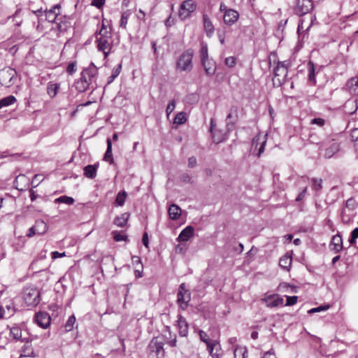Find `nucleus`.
<instances>
[{"mask_svg":"<svg viewBox=\"0 0 358 358\" xmlns=\"http://www.w3.org/2000/svg\"><path fill=\"white\" fill-rule=\"evenodd\" d=\"M98 69L92 64L83 70L79 80L75 82V87L79 92H84L88 89L95 90L97 87Z\"/></svg>","mask_w":358,"mask_h":358,"instance_id":"1","label":"nucleus"},{"mask_svg":"<svg viewBox=\"0 0 358 358\" xmlns=\"http://www.w3.org/2000/svg\"><path fill=\"white\" fill-rule=\"evenodd\" d=\"M99 34V37L96 38L98 50L103 52L104 57L106 58L110 52L113 41L110 31H108L105 28V24L103 22Z\"/></svg>","mask_w":358,"mask_h":358,"instance_id":"2","label":"nucleus"},{"mask_svg":"<svg viewBox=\"0 0 358 358\" xmlns=\"http://www.w3.org/2000/svg\"><path fill=\"white\" fill-rule=\"evenodd\" d=\"M339 150V144L334 140L322 141L319 147L320 155L327 159L332 157Z\"/></svg>","mask_w":358,"mask_h":358,"instance_id":"3","label":"nucleus"},{"mask_svg":"<svg viewBox=\"0 0 358 358\" xmlns=\"http://www.w3.org/2000/svg\"><path fill=\"white\" fill-rule=\"evenodd\" d=\"M289 65V62L288 61L278 62V64L273 71L274 77L273 78V81L274 84H277L280 86L285 83L287 76Z\"/></svg>","mask_w":358,"mask_h":358,"instance_id":"4","label":"nucleus"},{"mask_svg":"<svg viewBox=\"0 0 358 358\" xmlns=\"http://www.w3.org/2000/svg\"><path fill=\"white\" fill-rule=\"evenodd\" d=\"M23 299L27 306L35 307L41 301L40 292L36 287H26L23 291Z\"/></svg>","mask_w":358,"mask_h":358,"instance_id":"5","label":"nucleus"},{"mask_svg":"<svg viewBox=\"0 0 358 358\" xmlns=\"http://www.w3.org/2000/svg\"><path fill=\"white\" fill-rule=\"evenodd\" d=\"M194 51L191 49L185 50L180 56L177 62V69L182 71H189L192 69Z\"/></svg>","mask_w":358,"mask_h":358,"instance_id":"6","label":"nucleus"},{"mask_svg":"<svg viewBox=\"0 0 358 358\" xmlns=\"http://www.w3.org/2000/svg\"><path fill=\"white\" fill-rule=\"evenodd\" d=\"M150 353H155L157 358H164L165 352L164 350V338L162 337L153 338L148 345Z\"/></svg>","mask_w":358,"mask_h":358,"instance_id":"7","label":"nucleus"},{"mask_svg":"<svg viewBox=\"0 0 358 358\" xmlns=\"http://www.w3.org/2000/svg\"><path fill=\"white\" fill-rule=\"evenodd\" d=\"M196 8V4L192 0H186L182 3L179 10V17L184 20L189 17L191 13Z\"/></svg>","mask_w":358,"mask_h":358,"instance_id":"8","label":"nucleus"},{"mask_svg":"<svg viewBox=\"0 0 358 358\" xmlns=\"http://www.w3.org/2000/svg\"><path fill=\"white\" fill-rule=\"evenodd\" d=\"M313 8V0H297L294 12L296 15L302 16L310 12Z\"/></svg>","mask_w":358,"mask_h":358,"instance_id":"9","label":"nucleus"},{"mask_svg":"<svg viewBox=\"0 0 358 358\" xmlns=\"http://www.w3.org/2000/svg\"><path fill=\"white\" fill-rule=\"evenodd\" d=\"M190 299L191 296L189 290H185V292L178 290L177 294V302L180 308L185 310L188 306Z\"/></svg>","mask_w":358,"mask_h":358,"instance_id":"10","label":"nucleus"},{"mask_svg":"<svg viewBox=\"0 0 358 358\" xmlns=\"http://www.w3.org/2000/svg\"><path fill=\"white\" fill-rule=\"evenodd\" d=\"M268 308H275L282 305L283 299L278 294H271L262 299Z\"/></svg>","mask_w":358,"mask_h":358,"instance_id":"11","label":"nucleus"},{"mask_svg":"<svg viewBox=\"0 0 358 358\" xmlns=\"http://www.w3.org/2000/svg\"><path fill=\"white\" fill-rule=\"evenodd\" d=\"M50 316L45 312H39L35 315V321L37 324L43 328L46 329L50 324Z\"/></svg>","mask_w":358,"mask_h":358,"instance_id":"12","label":"nucleus"},{"mask_svg":"<svg viewBox=\"0 0 358 358\" xmlns=\"http://www.w3.org/2000/svg\"><path fill=\"white\" fill-rule=\"evenodd\" d=\"M60 5L56 4L50 10L45 11V20L49 22H55L59 17Z\"/></svg>","mask_w":358,"mask_h":358,"instance_id":"13","label":"nucleus"},{"mask_svg":"<svg viewBox=\"0 0 358 358\" xmlns=\"http://www.w3.org/2000/svg\"><path fill=\"white\" fill-rule=\"evenodd\" d=\"M238 13L234 9L229 8L228 10H226V13L224 14L223 20L227 25L231 26L238 20Z\"/></svg>","mask_w":358,"mask_h":358,"instance_id":"14","label":"nucleus"},{"mask_svg":"<svg viewBox=\"0 0 358 358\" xmlns=\"http://www.w3.org/2000/svg\"><path fill=\"white\" fill-rule=\"evenodd\" d=\"M55 23L57 24V29L59 32L66 31L71 26L70 17L66 15L59 17Z\"/></svg>","mask_w":358,"mask_h":358,"instance_id":"15","label":"nucleus"},{"mask_svg":"<svg viewBox=\"0 0 358 358\" xmlns=\"http://www.w3.org/2000/svg\"><path fill=\"white\" fill-rule=\"evenodd\" d=\"M99 166V163H96L92 165H87L83 169V175L90 179H94L96 176L98 168Z\"/></svg>","mask_w":358,"mask_h":358,"instance_id":"16","label":"nucleus"},{"mask_svg":"<svg viewBox=\"0 0 358 358\" xmlns=\"http://www.w3.org/2000/svg\"><path fill=\"white\" fill-rule=\"evenodd\" d=\"M194 234V229L192 226L185 227L179 234L177 240L178 241H187Z\"/></svg>","mask_w":358,"mask_h":358,"instance_id":"17","label":"nucleus"},{"mask_svg":"<svg viewBox=\"0 0 358 358\" xmlns=\"http://www.w3.org/2000/svg\"><path fill=\"white\" fill-rule=\"evenodd\" d=\"M348 91L352 95L358 94V76L349 79L346 83Z\"/></svg>","mask_w":358,"mask_h":358,"instance_id":"18","label":"nucleus"},{"mask_svg":"<svg viewBox=\"0 0 358 358\" xmlns=\"http://www.w3.org/2000/svg\"><path fill=\"white\" fill-rule=\"evenodd\" d=\"M22 342H24V345L22 348V353L21 356L27 357H34V352L32 348V345L29 341V338H27L25 339H23Z\"/></svg>","mask_w":358,"mask_h":358,"instance_id":"19","label":"nucleus"},{"mask_svg":"<svg viewBox=\"0 0 358 358\" xmlns=\"http://www.w3.org/2000/svg\"><path fill=\"white\" fill-rule=\"evenodd\" d=\"M202 66H203L205 69L206 73L209 76H212L215 73L216 66L214 62L212 60L208 59L204 60L201 62Z\"/></svg>","mask_w":358,"mask_h":358,"instance_id":"20","label":"nucleus"},{"mask_svg":"<svg viewBox=\"0 0 358 358\" xmlns=\"http://www.w3.org/2000/svg\"><path fill=\"white\" fill-rule=\"evenodd\" d=\"M332 250L336 252H340L343 249V238L341 235L336 234L333 236L331 242Z\"/></svg>","mask_w":358,"mask_h":358,"instance_id":"21","label":"nucleus"},{"mask_svg":"<svg viewBox=\"0 0 358 358\" xmlns=\"http://www.w3.org/2000/svg\"><path fill=\"white\" fill-rule=\"evenodd\" d=\"M203 22L204 29L206 31L207 36H210L214 32L215 29L210 19L206 14L203 15Z\"/></svg>","mask_w":358,"mask_h":358,"instance_id":"22","label":"nucleus"},{"mask_svg":"<svg viewBox=\"0 0 358 358\" xmlns=\"http://www.w3.org/2000/svg\"><path fill=\"white\" fill-rule=\"evenodd\" d=\"M179 334L181 336H187L188 334V324L185 319L180 316L178 320Z\"/></svg>","mask_w":358,"mask_h":358,"instance_id":"23","label":"nucleus"},{"mask_svg":"<svg viewBox=\"0 0 358 358\" xmlns=\"http://www.w3.org/2000/svg\"><path fill=\"white\" fill-rule=\"evenodd\" d=\"M169 216L173 220H178L181 215V208L176 204H171L169 208Z\"/></svg>","mask_w":358,"mask_h":358,"instance_id":"24","label":"nucleus"},{"mask_svg":"<svg viewBox=\"0 0 358 358\" xmlns=\"http://www.w3.org/2000/svg\"><path fill=\"white\" fill-rule=\"evenodd\" d=\"M207 348L212 358H221L222 352L218 343L213 341V344Z\"/></svg>","mask_w":358,"mask_h":358,"instance_id":"25","label":"nucleus"},{"mask_svg":"<svg viewBox=\"0 0 358 358\" xmlns=\"http://www.w3.org/2000/svg\"><path fill=\"white\" fill-rule=\"evenodd\" d=\"M292 256L288 253L282 256L279 260V266L286 271H289L292 264Z\"/></svg>","mask_w":358,"mask_h":358,"instance_id":"26","label":"nucleus"},{"mask_svg":"<svg viewBox=\"0 0 358 358\" xmlns=\"http://www.w3.org/2000/svg\"><path fill=\"white\" fill-rule=\"evenodd\" d=\"M355 215V213L354 211L348 210L346 208H343L341 212L342 222L346 224H350L353 220Z\"/></svg>","mask_w":358,"mask_h":358,"instance_id":"27","label":"nucleus"},{"mask_svg":"<svg viewBox=\"0 0 358 358\" xmlns=\"http://www.w3.org/2000/svg\"><path fill=\"white\" fill-rule=\"evenodd\" d=\"M211 127L210 131L212 132V138L213 141L215 143H220L224 141L226 138L225 134L222 133L221 131L215 130L213 132V119H211Z\"/></svg>","mask_w":358,"mask_h":358,"instance_id":"28","label":"nucleus"},{"mask_svg":"<svg viewBox=\"0 0 358 358\" xmlns=\"http://www.w3.org/2000/svg\"><path fill=\"white\" fill-rule=\"evenodd\" d=\"M10 336L15 341H22L23 339L27 338L22 337V330L20 327L15 325L10 328Z\"/></svg>","mask_w":358,"mask_h":358,"instance_id":"29","label":"nucleus"},{"mask_svg":"<svg viewBox=\"0 0 358 358\" xmlns=\"http://www.w3.org/2000/svg\"><path fill=\"white\" fill-rule=\"evenodd\" d=\"M34 227L36 229L35 230L36 231L37 235H43L48 230L47 224L41 220H36Z\"/></svg>","mask_w":358,"mask_h":358,"instance_id":"30","label":"nucleus"},{"mask_svg":"<svg viewBox=\"0 0 358 358\" xmlns=\"http://www.w3.org/2000/svg\"><path fill=\"white\" fill-rule=\"evenodd\" d=\"M129 218V213H124L115 218L114 224L119 227H124Z\"/></svg>","mask_w":358,"mask_h":358,"instance_id":"31","label":"nucleus"},{"mask_svg":"<svg viewBox=\"0 0 358 358\" xmlns=\"http://www.w3.org/2000/svg\"><path fill=\"white\" fill-rule=\"evenodd\" d=\"M107 149L104 154L103 159L108 162H109L110 164H113L114 163V159L113 157L112 154V142L110 138L107 139Z\"/></svg>","mask_w":358,"mask_h":358,"instance_id":"32","label":"nucleus"},{"mask_svg":"<svg viewBox=\"0 0 358 358\" xmlns=\"http://www.w3.org/2000/svg\"><path fill=\"white\" fill-rule=\"evenodd\" d=\"M16 101V98L13 95H10L0 99V109L13 104Z\"/></svg>","mask_w":358,"mask_h":358,"instance_id":"33","label":"nucleus"},{"mask_svg":"<svg viewBox=\"0 0 358 358\" xmlns=\"http://www.w3.org/2000/svg\"><path fill=\"white\" fill-rule=\"evenodd\" d=\"M248 350L245 347L236 346L234 351V358H246Z\"/></svg>","mask_w":358,"mask_h":358,"instance_id":"34","label":"nucleus"},{"mask_svg":"<svg viewBox=\"0 0 358 358\" xmlns=\"http://www.w3.org/2000/svg\"><path fill=\"white\" fill-rule=\"evenodd\" d=\"M187 120V113L185 112H180L178 113L174 120H173V124H182L186 122Z\"/></svg>","mask_w":358,"mask_h":358,"instance_id":"35","label":"nucleus"},{"mask_svg":"<svg viewBox=\"0 0 358 358\" xmlns=\"http://www.w3.org/2000/svg\"><path fill=\"white\" fill-rule=\"evenodd\" d=\"M308 80L313 83H315V65L312 61H309L308 63Z\"/></svg>","mask_w":358,"mask_h":358,"instance_id":"36","label":"nucleus"},{"mask_svg":"<svg viewBox=\"0 0 358 358\" xmlns=\"http://www.w3.org/2000/svg\"><path fill=\"white\" fill-rule=\"evenodd\" d=\"M127 192L124 190L120 192L116 196L115 204L118 206H122L124 204Z\"/></svg>","mask_w":358,"mask_h":358,"instance_id":"37","label":"nucleus"},{"mask_svg":"<svg viewBox=\"0 0 358 358\" xmlns=\"http://www.w3.org/2000/svg\"><path fill=\"white\" fill-rule=\"evenodd\" d=\"M199 335L201 341L207 345V348L210 347L211 345L213 344V341H212L209 338L208 335L203 330L199 331Z\"/></svg>","mask_w":358,"mask_h":358,"instance_id":"38","label":"nucleus"},{"mask_svg":"<svg viewBox=\"0 0 358 358\" xmlns=\"http://www.w3.org/2000/svg\"><path fill=\"white\" fill-rule=\"evenodd\" d=\"M312 189L314 191L319 192L322 188V179L313 178L311 179Z\"/></svg>","mask_w":358,"mask_h":358,"instance_id":"39","label":"nucleus"},{"mask_svg":"<svg viewBox=\"0 0 358 358\" xmlns=\"http://www.w3.org/2000/svg\"><path fill=\"white\" fill-rule=\"evenodd\" d=\"M55 203H63L68 205H72L74 203L75 200L73 198L68 196H62L55 201Z\"/></svg>","mask_w":358,"mask_h":358,"instance_id":"40","label":"nucleus"},{"mask_svg":"<svg viewBox=\"0 0 358 358\" xmlns=\"http://www.w3.org/2000/svg\"><path fill=\"white\" fill-rule=\"evenodd\" d=\"M76 322V317L74 315H71L67 320L66 324H64V328L66 331H70L73 329V325Z\"/></svg>","mask_w":358,"mask_h":358,"instance_id":"41","label":"nucleus"},{"mask_svg":"<svg viewBox=\"0 0 358 358\" xmlns=\"http://www.w3.org/2000/svg\"><path fill=\"white\" fill-rule=\"evenodd\" d=\"M58 89H59V85L58 84H56V83L50 84V85H48V89H47L48 94L51 97H54L57 94Z\"/></svg>","mask_w":358,"mask_h":358,"instance_id":"42","label":"nucleus"},{"mask_svg":"<svg viewBox=\"0 0 358 358\" xmlns=\"http://www.w3.org/2000/svg\"><path fill=\"white\" fill-rule=\"evenodd\" d=\"M200 56L201 62L204 60H208V46L206 43L201 44V48L200 50Z\"/></svg>","mask_w":358,"mask_h":358,"instance_id":"43","label":"nucleus"},{"mask_svg":"<svg viewBox=\"0 0 358 358\" xmlns=\"http://www.w3.org/2000/svg\"><path fill=\"white\" fill-rule=\"evenodd\" d=\"M4 310H6V314L8 315V317L13 316L16 312V308L14 306V303L12 302L6 305Z\"/></svg>","mask_w":358,"mask_h":358,"instance_id":"44","label":"nucleus"},{"mask_svg":"<svg viewBox=\"0 0 358 358\" xmlns=\"http://www.w3.org/2000/svg\"><path fill=\"white\" fill-rule=\"evenodd\" d=\"M357 206L356 201L353 198H350L345 202V208L348 210L354 211Z\"/></svg>","mask_w":358,"mask_h":358,"instance_id":"45","label":"nucleus"},{"mask_svg":"<svg viewBox=\"0 0 358 358\" xmlns=\"http://www.w3.org/2000/svg\"><path fill=\"white\" fill-rule=\"evenodd\" d=\"M113 238L115 241H127V236L124 234H122L117 231H113Z\"/></svg>","mask_w":358,"mask_h":358,"instance_id":"46","label":"nucleus"},{"mask_svg":"<svg viewBox=\"0 0 358 358\" xmlns=\"http://www.w3.org/2000/svg\"><path fill=\"white\" fill-rule=\"evenodd\" d=\"M129 14L124 12L122 14L121 19L120 21V26L124 29L126 28Z\"/></svg>","mask_w":358,"mask_h":358,"instance_id":"47","label":"nucleus"},{"mask_svg":"<svg viewBox=\"0 0 358 358\" xmlns=\"http://www.w3.org/2000/svg\"><path fill=\"white\" fill-rule=\"evenodd\" d=\"M3 74L9 77V82H11L15 76L16 71L12 68H8L7 69L3 70Z\"/></svg>","mask_w":358,"mask_h":358,"instance_id":"48","label":"nucleus"},{"mask_svg":"<svg viewBox=\"0 0 358 358\" xmlns=\"http://www.w3.org/2000/svg\"><path fill=\"white\" fill-rule=\"evenodd\" d=\"M350 136L352 140L356 142L355 148L356 150L358 152V128L352 129Z\"/></svg>","mask_w":358,"mask_h":358,"instance_id":"49","label":"nucleus"},{"mask_svg":"<svg viewBox=\"0 0 358 358\" xmlns=\"http://www.w3.org/2000/svg\"><path fill=\"white\" fill-rule=\"evenodd\" d=\"M358 238V228L354 229L351 234H350V238L349 239V242L351 245H353L356 243V240Z\"/></svg>","mask_w":358,"mask_h":358,"instance_id":"50","label":"nucleus"},{"mask_svg":"<svg viewBox=\"0 0 358 358\" xmlns=\"http://www.w3.org/2000/svg\"><path fill=\"white\" fill-rule=\"evenodd\" d=\"M224 64L230 68L234 67L236 64V59L234 57H228L225 59Z\"/></svg>","mask_w":358,"mask_h":358,"instance_id":"51","label":"nucleus"},{"mask_svg":"<svg viewBox=\"0 0 358 358\" xmlns=\"http://www.w3.org/2000/svg\"><path fill=\"white\" fill-rule=\"evenodd\" d=\"M287 300H286V304L285 306H293L295 303H296L298 300V296H286Z\"/></svg>","mask_w":358,"mask_h":358,"instance_id":"52","label":"nucleus"},{"mask_svg":"<svg viewBox=\"0 0 358 358\" xmlns=\"http://www.w3.org/2000/svg\"><path fill=\"white\" fill-rule=\"evenodd\" d=\"M329 308V306H320L319 307H317V308H312L310 310H309L308 311V313L309 314H312V313H317V312H320V311H322V310H326L327 309Z\"/></svg>","mask_w":358,"mask_h":358,"instance_id":"53","label":"nucleus"},{"mask_svg":"<svg viewBox=\"0 0 358 358\" xmlns=\"http://www.w3.org/2000/svg\"><path fill=\"white\" fill-rule=\"evenodd\" d=\"M176 107V102L174 100L171 101L166 109V112L167 114V116L169 117V115L173 111L174 108Z\"/></svg>","mask_w":358,"mask_h":358,"instance_id":"54","label":"nucleus"},{"mask_svg":"<svg viewBox=\"0 0 358 358\" xmlns=\"http://www.w3.org/2000/svg\"><path fill=\"white\" fill-rule=\"evenodd\" d=\"M76 70V62H71L66 67V72L71 75L75 73Z\"/></svg>","mask_w":358,"mask_h":358,"instance_id":"55","label":"nucleus"},{"mask_svg":"<svg viewBox=\"0 0 358 358\" xmlns=\"http://www.w3.org/2000/svg\"><path fill=\"white\" fill-rule=\"evenodd\" d=\"M312 124H317L320 127H322L324 123L325 120L322 118L318 117V118H314L311 120L310 122Z\"/></svg>","mask_w":358,"mask_h":358,"instance_id":"56","label":"nucleus"},{"mask_svg":"<svg viewBox=\"0 0 358 358\" xmlns=\"http://www.w3.org/2000/svg\"><path fill=\"white\" fill-rule=\"evenodd\" d=\"M196 165V159L195 157H191L188 159V166L194 168Z\"/></svg>","mask_w":358,"mask_h":358,"instance_id":"57","label":"nucleus"},{"mask_svg":"<svg viewBox=\"0 0 358 358\" xmlns=\"http://www.w3.org/2000/svg\"><path fill=\"white\" fill-rule=\"evenodd\" d=\"M105 3V0H93L92 5L100 8Z\"/></svg>","mask_w":358,"mask_h":358,"instance_id":"58","label":"nucleus"},{"mask_svg":"<svg viewBox=\"0 0 358 358\" xmlns=\"http://www.w3.org/2000/svg\"><path fill=\"white\" fill-rule=\"evenodd\" d=\"M51 256H52V258L53 259H55L57 258H59V257H65L66 256V253L65 252H59L57 251H55V252H52L51 253Z\"/></svg>","mask_w":358,"mask_h":358,"instance_id":"59","label":"nucleus"},{"mask_svg":"<svg viewBox=\"0 0 358 358\" xmlns=\"http://www.w3.org/2000/svg\"><path fill=\"white\" fill-rule=\"evenodd\" d=\"M306 192H307V187H305V188L303 189V191H302V192H301L299 194V195L297 196V197H296V201H301V200L304 198V196H305V195H306Z\"/></svg>","mask_w":358,"mask_h":358,"instance_id":"60","label":"nucleus"},{"mask_svg":"<svg viewBox=\"0 0 358 358\" xmlns=\"http://www.w3.org/2000/svg\"><path fill=\"white\" fill-rule=\"evenodd\" d=\"M134 273H135V276L136 278L143 277V265H141L139 268L136 269Z\"/></svg>","mask_w":358,"mask_h":358,"instance_id":"61","label":"nucleus"},{"mask_svg":"<svg viewBox=\"0 0 358 358\" xmlns=\"http://www.w3.org/2000/svg\"><path fill=\"white\" fill-rule=\"evenodd\" d=\"M121 69H122V64H120L117 67H115L113 69L112 73L113 75H115L116 77H117L119 76V74L120 73Z\"/></svg>","mask_w":358,"mask_h":358,"instance_id":"62","label":"nucleus"},{"mask_svg":"<svg viewBox=\"0 0 358 358\" xmlns=\"http://www.w3.org/2000/svg\"><path fill=\"white\" fill-rule=\"evenodd\" d=\"M143 244L148 248V235L145 232L142 238Z\"/></svg>","mask_w":358,"mask_h":358,"instance_id":"63","label":"nucleus"},{"mask_svg":"<svg viewBox=\"0 0 358 358\" xmlns=\"http://www.w3.org/2000/svg\"><path fill=\"white\" fill-rule=\"evenodd\" d=\"M181 180L184 182L189 183V182H191V180L192 179H191L190 176L188 174H183L181 176Z\"/></svg>","mask_w":358,"mask_h":358,"instance_id":"64","label":"nucleus"}]
</instances>
